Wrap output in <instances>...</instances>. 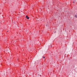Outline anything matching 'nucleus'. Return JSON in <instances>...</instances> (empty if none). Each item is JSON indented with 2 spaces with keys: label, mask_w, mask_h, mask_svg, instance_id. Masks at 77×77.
I'll return each instance as SVG.
<instances>
[{
  "label": "nucleus",
  "mask_w": 77,
  "mask_h": 77,
  "mask_svg": "<svg viewBox=\"0 0 77 77\" xmlns=\"http://www.w3.org/2000/svg\"><path fill=\"white\" fill-rule=\"evenodd\" d=\"M75 17H76V18H77V15H75Z\"/></svg>",
  "instance_id": "nucleus-2"
},
{
  "label": "nucleus",
  "mask_w": 77,
  "mask_h": 77,
  "mask_svg": "<svg viewBox=\"0 0 77 77\" xmlns=\"http://www.w3.org/2000/svg\"><path fill=\"white\" fill-rule=\"evenodd\" d=\"M73 3H74V2H73Z\"/></svg>",
  "instance_id": "nucleus-4"
},
{
  "label": "nucleus",
  "mask_w": 77,
  "mask_h": 77,
  "mask_svg": "<svg viewBox=\"0 0 77 77\" xmlns=\"http://www.w3.org/2000/svg\"><path fill=\"white\" fill-rule=\"evenodd\" d=\"M43 58H44V59H45V57L44 56L43 57Z\"/></svg>",
  "instance_id": "nucleus-3"
},
{
  "label": "nucleus",
  "mask_w": 77,
  "mask_h": 77,
  "mask_svg": "<svg viewBox=\"0 0 77 77\" xmlns=\"http://www.w3.org/2000/svg\"><path fill=\"white\" fill-rule=\"evenodd\" d=\"M26 18H27L28 19H29V17L28 16H26Z\"/></svg>",
  "instance_id": "nucleus-1"
}]
</instances>
